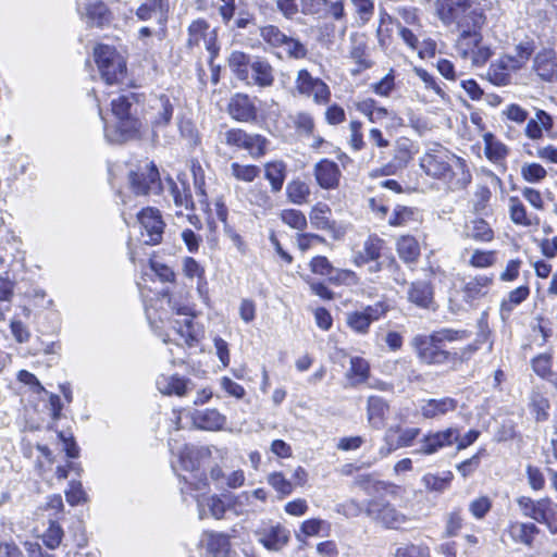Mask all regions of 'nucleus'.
Wrapping results in <instances>:
<instances>
[{"mask_svg":"<svg viewBox=\"0 0 557 557\" xmlns=\"http://www.w3.org/2000/svg\"><path fill=\"white\" fill-rule=\"evenodd\" d=\"M170 451L176 457L172 460V469L184 481L187 486H181L183 494L188 491L202 492L208 488L205 473L199 471L200 461L210 457V447H196L187 444H180L176 440L169 441Z\"/></svg>","mask_w":557,"mask_h":557,"instance_id":"nucleus-1","label":"nucleus"},{"mask_svg":"<svg viewBox=\"0 0 557 557\" xmlns=\"http://www.w3.org/2000/svg\"><path fill=\"white\" fill-rule=\"evenodd\" d=\"M421 168L433 177L442 180L450 190L463 189L471 182V173L465 161L446 151L434 150L421 158Z\"/></svg>","mask_w":557,"mask_h":557,"instance_id":"nucleus-2","label":"nucleus"},{"mask_svg":"<svg viewBox=\"0 0 557 557\" xmlns=\"http://www.w3.org/2000/svg\"><path fill=\"white\" fill-rule=\"evenodd\" d=\"M126 177L131 190L136 196H146L161 189L159 171L152 162L138 164L115 163L109 168V180L113 187L119 178Z\"/></svg>","mask_w":557,"mask_h":557,"instance_id":"nucleus-3","label":"nucleus"},{"mask_svg":"<svg viewBox=\"0 0 557 557\" xmlns=\"http://www.w3.org/2000/svg\"><path fill=\"white\" fill-rule=\"evenodd\" d=\"M162 297L168 299L173 314L169 323L180 339L188 347L198 344L202 336V327L195 322L196 312L188 299L182 295H171L168 290L162 293Z\"/></svg>","mask_w":557,"mask_h":557,"instance_id":"nucleus-4","label":"nucleus"},{"mask_svg":"<svg viewBox=\"0 0 557 557\" xmlns=\"http://www.w3.org/2000/svg\"><path fill=\"white\" fill-rule=\"evenodd\" d=\"M94 57L106 84L114 85L122 82L126 73V62L115 48L98 45L94 50Z\"/></svg>","mask_w":557,"mask_h":557,"instance_id":"nucleus-5","label":"nucleus"},{"mask_svg":"<svg viewBox=\"0 0 557 557\" xmlns=\"http://www.w3.org/2000/svg\"><path fill=\"white\" fill-rule=\"evenodd\" d=\"M139 102V95L129 92L113 99L111 102V110L117 121V128L123 135L128 136H144L143 123L135 117L132 113L134 103Z\"/></svg>","mask_w":557,"mask_h":557,"instance_id":"nucleus-6","label":"nucleus"},{"mask_svg":"<svg viewBox=\"0 0 557 557\" xmlns=\"http://www.w3.org/2000/svg\"><path fill=\"white\" fill-rule=\"evenodd\" d=\"M410 345L417 358L424 364L440 366L451 360V354L444 349V345L434 333L417 334L412 337Z\"/></svg>","mask_w":557,"mask_h":557,"instance_id":"nucleus-7","label":"nucleus"},{"mask_svg":"<svg viewBox=\"0 0 557 557\" xmlns=\"http://www.w3.org/2000/svg\"><path fill=\"white\" fill-rule=\"evenodd\" d=\"M295 91L311 99L317 106H326L331 101V89L327 84L319 77H313L306 69L297 73Z\"/></svg>","mask_w":557,"mask_h":557,"instance_id":"nucleus-8","label":"nucleus"},{"mask_svg":"<svg viewBox=\"0 0 557 557\" xmlns=\"http://www.w3.org/2000/svg\"><path fill=\"white\" fill-rule=\"evenodd\" d=\"M457 438L458 426L429 431L418 441V446L412 453L421 456H432L444 448L451 447Z\"/></svg>","mask_w":557,"mask_h":557,"instance_id":"nucleus-9","label":"nucleus"},{"mask_svg":"<svg viewBox=\"0 0 557 557\" xmlns=\"http://www.w3.org/2000/svg\"><path fill=\"white\" fill-rule=\"evenodd\" d=\"M253 533L257 541L271 552L281 550L289 541V531L273 521H261Z\"/></svg>","mask_w":557,"mask_h":557,"instance_id":"nucleus-10","label":"nucleus"},{"mask_svg":"<svg viewBox=\"0 0 557 557\" xmlns=\"http://www.w3.org/2000/svg\"><path fill=\"white\" fill-rule=\"evenodd\" d=\"M173 112L174 107L168 96L161 95L150 100L145 120L147 123H150L154 137H159L161 135L160 131L170 124Z\"/></svg>","mask_w":557,"mask_h":557,"instance_id":"nucleus-11","label":"nucleus"},{"mask_svg":"<svg viewBox=\"0 0 557 557\" xmlns=\"http://www.w3.org/2000/svg\"><path fill=\"white\" fill-rule=\"evenodd\" d=\"M141 226V237L147 245H158L162 240L165 223L158 209L147 207L137 213Z\"/></svg>","mask_w":557,"mask_h":557,"instance_id":"nucleus-12","label":"nucleus"},{"mask_svg":"<svg viewBox=\"0 0 557 557\" xmlns=\"http://www.w3.org/2000/svg\"><path fill=\"white\" fill-rule=\"evenodd\" d=\"M389 306L385 301H377L367 306L363 310L347 313V325L359 334H366L372 322L381 319L388 311Z\"/></svg>","mask_w":557,"mask_h":557,"instance_id":"nucleus-13","label":"nucleus"},{"mask_svg":"<svg viewBox=\"0 0 557 557\" xmlns=\"http://www.w3.org/2000/svg\"><path fill=\"white\" fill-rule=\"evenodd\" d=\"M421 430L419 428H406L391 426L386 430L384 435L385 445L380 448L379 454L381 457H386L392 451L410 447L420 435Z\"/></svg>","mask_w":557,"mask_h":557,"instance_id":"nucleus-14","label":"nucleus"},{"mask_svg":"<svg viewBox=\"0 0 557 557\" xmlns=\"http://www.w3.org/2000/svg\"><path fill=\"white\" fill-rule=\"evenodd\" d=\"M389 252L386 242L376 234H370L361 244L360 248L352 253V263L356 267H364L372 260H377Z\"/></svg>","mask_w":557,"mask_h":557,"instance_id":"nucleus-15","label":"nucleus"},{"mask_svg":"<svg viewBox=\"0 0 557 557\" xmlns=\"http://www.w3.org/2000/svg\"><path fill=\"white\" fill-rule=\"evenodd\" d=\"M367 515L389 529H398L406 522V516L395 507L379 500L369 502Z\"/></svg>","mask_w":557,"mask_h":557,"instance_id":"nucleus-16","label":"nucleus"},{"mask_svg":"<svg viewBox=\"0 0 557 557\" xmlns=\"http://www.w3.org/2000/svg\"><path fill=\"white\" fill-rule=\"evenodd\" d=\"M203 42L206 49L213 58L218 52L214 32L209 30V24L205 20H196L188 27V47L200 46Z\"/></svg>","mask_w":557,"mask_h":557,"instance_id":"nucleus-17","label":"nucleus"},{"mask_svg":"<svg viewBox=\"0 0 557 557\" xmlns=\"http://www.w3.org/2000/svg\"><path fill=\"white\" fill-rule=\"evenodd\" d=\"M493 283V276L485 274L470 277L461 289L462 299L467 304L474 306L478 301L487 296Z\"/></svg>","mask_w":557,"mask_h":557,"instance_id":"nucleus-18","label":"nucleus"},{"mask_svg":"<svg viewBox=\"0 0 557 557\" xmlns=\"http://www.w3.org/2000/svg\"><path fill=\"white\" fill-rule=\"evenodd\" d=\"M458 401L451 397L430 398L420 405V413L424 419H441L457 409Z\"/></svg>","mask_w":557,"mask_h":557,"instance_id":"nucleus-19","label":"nucleus"},{"mask_svg":"<svg viewBox=\"0 0 557 557\" xmlns=\"http://www.w3.org/2000/svg\"><path fill=\"white\" fill-rule=\"evenodd\" d=\"M314 176L323 189H334L339 184L341 171L335 162L321 160L314 166Z\"/></svg>","mask_w":557,"mask_h":557,"instance_id":"nucleus-20","label":"nucleus"},{"mask_svg":"<svg viewBox=\"0 0 557 557\" xmlns=\"http://www.w3.org/2000/svg\"><path fill=\"white\" fill-rule=\"evenodd\" d=\"M227 109L231 116L238 121L247 122L253 120L257 114L252 100L245 94L234 95L230 99Z\"/></svg>","mask_w":557,"mask_h":557,"instance_id":"nucleus-21","label":"nucleus"},{"mask_svg":"<svg viewBox=\"0 0 557 557\" xmlns=\"http://www.w3.org/2000/svg\"><path fill=\"white\" fill-rule=\"evenodd\" d=\"M349 44V55L358 64V71L370 69L372 62L368 58L367 36L362 33H351Z\"/></svg>","mask_w":557,"mask_h":557,"instance_id":"nucleus-22","label":"nucleus"},{"mask_svg":"<svg viewBox=\"0 0 557 557\" xmlns=\"http://www.w3.org/2000/svg\"><path fill=\"white\" fill-rule=\"evenodd\" d=\"M534 520L545 524L552 534H557V504L548 497L536 500Z\"/></svg>","mask_w":557,"mask_h":557,"instance_id":"nucleus-23","label":"nucleus"},{"mask_svg":"<svg viewBox=\"0 0 557 557\" xmlns=\"http://www.w3.org/2000/svg\"><path fill=\"white\" fill-rule=\"evenodd\" d=\"M389 411L387 401L380 396H370L367 401V417L369 424L376 430L385 425L386 416Z\"/></svg>","mask_w":557,"mask_h":557,"instance_id":"nucleus-24","label":"nucleus"},{"mask_svg":"<svg viewBox=\"0 0 557 557\" xmlns=\"http://www.w3.org/2000/svg\"><path fill=\"white\" fill-rule=\"evenodd\" d=\"M158 391L163 395L185 396L190 391V381L177 375H160L156 382Z\"/></svg>","mask_w":557,"mask_h":557,"instance_id":"nucleus-25","label":"nucleus"},{"mask_svg":"<svg viewBox=\"0 0 557 557\" xmlns=\"http://www.w3.org/2000/svg\"><path fill=\"white\" fill-rule=\"evenodd\" d=\"M198 517L205 519L209 516L215 519H222L226 511L225 503L218 495L196 497Z\"/></svg>","mask_w":557,"mask_h":557,"instance_id":"nucleus-26","label":"nucleus"},{"mask_svg":"<svg viewBox=\"0 0 557 557\" xmlns=\"http://www.w3.org/2000/svg\"><path fill=\"white\" fill-rule=\"evenodd\" d=\"M507 533L515 543L530 547L534 537L540 533V529L531 522L511 521L508 524Z\"/></svg>","mask_w":557,"mask_h":557,"instance_id":"nucleus-27","label":"nucleus"},{"mask_svg":"<svg viewBox=\"0 0 557 557\" xmlns=\"http://www.w3.org/2000/svg\"><path fill=\"white\" fill-rule=\"evenodd\" d=\"M252 84L259 87H271L274 83L273 66L263 58H255L250 63Z\"/></svg>","mask_w":557,"mask_h":557,"instance_id":"nucleus-28","label":"nucleus"},{"mask_svg":"<svg viewBox=\"0 0 557 557\" xmlns=\"http://www.w3.org/2000/svg\"><path fill=\"white\" fill-rule=\"evenodd\" d=\"M530 295V287L528 285H521L512 290H510L506 298H504L500 302L499 307V315L502 321L506 322L513 309L522 304Z\"/></svg>","mask_w":557,"mask_h":557,"instance_id":"nucleus-29","label":"nucleus"},{"mask_svg":"<svg viewBox=\"0 0 557 557\" xmlns=\"http://www.w3.org/2000/svg\"><path fill=\"white\" fill-rule=\"evenodd\" d=\"M226 422L225 416L216 409L197 410L194 413V423L202 430L216 431L223 428Z\"/></svg>","mask_w":557,"mask_h":557,"instance_id":"nucleus-30","label":"nucleus"},{"mask_svg":"<svg viewBox=\"0 0 557 557\" xmlns=\"http://www.w3.org/2000/svg\"><path fill=\"white\" fill-rule=\"evenodd\" d=\"M421 212L413 207L397 205L388 219L391 226H413L421 222Z\"/></svg>","mask_w":557,"mask_h":557,"instance_id":"nucleus-31","label":"nucleus"},{"mask_svg":"<svg viewBox=\"0 0 557 557\" xmlns=\"http://www.w3.org/2000/svg\"><path fill=\"white\" fill-rule=\"evenodd\" d=\"M407 295L408 300L420 308H429L433 301V288L426 281L412 282Z\"/></svg>","mask_w":557,"mask_h":557,"instance_id":"nucleus-32","label":"nucleus"},{"mask_svg":"<svg viewBox=\"0 0 557 557\" xmlns=\"http://www.w3.org/2000/svg\"><path fill=\"white\" fill-rule=\"evenodd\" d=\"M553 127V119L543 110H539L534 117H531L525 127V135L531 139H540L544 136V132L550 135Z\"/></svg>","mask_w":557,"mask_h":557,"instance_id":"nucleus-33","label":"nucleus"},{"mask_svg":"<svg viewBox=\"0 0 557 557\" xmlns=\"http://www.w3.org/2000/svg\"><path fill=\"white\" fill-rule=\"evenodd\" d=\"M367 265H368V272L370 274H375L383 270H388L391 272V274L393 275V278L396 283H398V284L405 283V277L400 273L399 265H398L395 257L391 252L385 253L384 257L381 259L372 260V262L368 263Z\"/></svg>","mask_w":557,"mask_h":557,"instance_id":"nucleus-34","label":"nucleus"},{"mask_svg":"<svg viewBox=\"0 0 557 557\" xmlns=\"http://www.w3.org/2000/svg\"><path fill=\"white\" fill-rule=\"evenodd\" d=\"M466 238L475 242L488 243L494 238V232L483 219H473L466 223L463 228Z\"/></svg>","mask_w":557,"mask_h":557,"instance_id":"nucleus-35","label":"nucleus"},{"mask_svg":"<svg viewBox=\"0 0 557 557\" xmlns=\"http://www.w3.org/2000/svg\"><path fill=\"white\" fill-rule=\"evenodd\" d=\"M202 542L213 557H224L231 546L227 534L213 531L205 532Z\"/></svg>","mask_w":557,"mask_h":557,"instance_id":"nucleus-36","label":"nucleus"},{"mask_svg":"<svg viewBox=\"0 0 557 557\" xmlns=\"http://www.w3.org/2000/svg\"><path fill=\"white\" fill-rule=\"evenodd\" d=\"M532 53V45L530 42H521L516 46L512 54H505L502 59L505 61V67L511 71H518L527 64Z\"/></svg>","mask_w":557,"mask_h":557,"instance_id":"nucleus-37","label":"nucleus"},{"mask_svg":"<svg viewBox=\"0 0 557 557\" xmlns=\"http://www.w3.org/2000/svg\"><path fill=\"white\" fill-rule=\"evenodd\" d=\"M396 249L399 258L406 263H413L420 257V246L418 240L410 235L398 238Z\"/></svg>","mask_w":557,"mask_h":557,"instance_id":"nucleus-38","label":"nucleus"},{"mask_svg":"<svg viewBox=\"0 0 557 557\" xmlns=\"http://www.w3.org/2000/svg\"><path fill=\"white\" fill-rule=\"evenodd\" d=\"M534 70L542 79L557 83V59L546 53L537 54L534 59Z\"/></svg>","mask_w":557,"mask_h":557,"instance_id":"nucleus-39","label":"nucleus"},{"mask_svg":"<svg viewBox=\"0 0 557 557\" xmlns=\"http://www.w3.org/2000/svg\"><path fill=\"white\" fill-rule=\"evenodd\" d=\"M481 41L482 35L478 30H462L456 44L458 54L467 60Z\"/></svg>","mask_w":557,"mask_h":557,"instance_id":"nucleus-40","label":"nucleus"},{"mask_svg":"<svg viewBox=\"0 0 557 557\" xmlns=\"http://www.w3.org/2000/svg\"><path fill=\"white\" fill-rule=\"evenodd\" d=\"M264 176L270 182L271 190L278 193L282 190L286 178V165L280 161L267 163Z\"/></svg>","mask_w":557,"mask_h":557,"instance_id":"nucleus-41","label":"nucleus"},{"mask_svg":"<svg viewBox=\"0 0 557 557\" xmlns=\"http://www.w3.org/2000/svg\"><path fill=\"white\" fill-rule=\"evenodd\" d=\"M454 474L451 471H444L440 474L426 473L422 476V483L431 492L443 493L450 487Z\"/></svg>","mask_w":557,"mask_h":557,"instance_id":"nucleus-42","label":"nucleus"},{"mask_svg":"<svg viewBox=\"0 0 557 557\" xmlns=\"http://www.w3.org/2000/svg\"><path fill=\"white\" fill-rule=\"evenodd\" d=\"M509 214L511 221L517 225L531 226L537 223L532 214H528L524 205L517 197L509 198Z\"/></svg>","mask_w":557,"mask_h":557,"instance_id":"nucleus-43","label":"nucleus"},{"mask_svg":"<svg viewBox=\"0 0 557 557\" xmlns=\"http://www.w3.org/2000/svg\"><path fill=\"white\" fill-rule=\"evenodd\" d=\"M331 209L326 203L318 202L309 213V219L317 230H334V222L330 220Z\"/></svg>","mask_w":557,"mask_h":557,"instance_id":"nucleus-44","label":"nucleus"},{"mask_svg":"<svg viewBox=\"0 0 557 557\" xmlns=\"http://www.w3.org/2000/svg\"><path fill=\"white\" fill-rule=\"evenodd\" d=\"M287 199L294 205H304L310 196V187L306 182L293 180L286 185Z\"/></svg>","mask_w":557,"mask_h":557,"instance_id":"nucleus-45","label":"nucleus"},{"mask_svg":"<svg viewBox=\"0 0 557 557\" xmlns=\"http://www.w3.org/2000/svg\"><path fill=\"white\" fill-rule=\"evenodd\" d=\"M250 58L242 51H233L228 58V64L233 73L240 81L249 78Z\"/></svg>","mask_w":557,"mask_h":557,"instance_id":"nucleus-46","label":"nucleus"},{"mask_svg":"<svg viewBox=\"0 0 557 557\" xmlns=\"http://www.w3.org/2000/svg\"><path fill=\"white\" fill-rule=\"evenodd\" d=\"M85 17L91 25L101 26L109 21V10L102 1H95L85 7Z\"/></svg>","mask_w":557,"mask_h":557,"instance_id":"nucleus-47","label":"nucleus"},{"mask_svg":"<svg viewBox=\"0 0 557 557\" xmlns=\"http://www.w3.org/2000/svg\"><path fill=\"white\" fill-rule=\"evenodd\" d=\"M168 183L170 185V191L173 197L174 203L177 207L185 209L193 208L191 195L185 182H181L180 184H177L173 180L169 178Z\"/></svg>","mask_w":557,"mask_h":557,"instance_id":"nucleus-48","label":"nucleus"},{"mask_svg":"<svg viewBox=\"0 0 557 557\" xmlns=\"http://www.w3.org/2000/svg\"><path fill=\"white\" fill-rule=\"evenodd\" d=\"M496 250L474 249L469 259V265L476 269H486L493 267L497 262Z\"/></svg>","mask_w":557,"mask_h":557,"instance_id":"nucleus-49","label":"nucleus"},{"mask_svg":"<svg viewBox=\"0 0 557 557\" xmlns=\"http://www.w3.org/2000/svg\"><path fill=\"white\" fill-rule=\"evenodd\" d=\"M267 482L282 498L294 492V483L287 480L282 472H271L267 476Z\"/></svg>","mask_w":557,"mask_h":557,"instance_id":"nucleus-50","label":"nucleus"},{"mask_svg":"<svg viewBox=\"0 0 557 557\" xmlns=\"http://www.w3.org/2000/svg\"><path fill=\"white\" fill-rule=\"evenodd\" d=\"M511 72V70L505 67V61L499 58L488 67L487 76L493 84L504 86L509 83Z\"/></svg>","mask_w":557,"mask_h":557,"instance_id":"nucleus-51","label":"nucleus"},{"mask_svg":"<svg viewBox=\"0 0 557 557\" xmlns=\"http://www.w3.org/2000/svg\"><path fill=\"white\" fill-rule=\"evenodd\" d=\"M283 223L297 231H304L307 227L306 215L296 209H284L280 213Z\"/></svg>","mask_w":557,"mask_h":557,"instance_id":"nucleus-52","label":"nucleus"},{"mask_svg":"<svg viewBox=\"0 0 557 557\" xmlns=\"http://www.w3.org/2000/svg\"><path fill=\"white\" fill-rule=\"evenodd\" d=\"M64 532L62 527L54 520H50L48 529L42 534V542L49 549L60 546Z\"/></svg>","mask_w":557,"mask_h":557,"instance_id":"nucleus-53","label":"nucleus"},{"mask_svg":"<svg viewBox=\"0 0 557 557\" xmlns=\"http://www.w3.org/2000/svg\"><path fill=\"white\" fill-rule=\"evenodd\" d=\"M278 49H282L286 57L296 60L304 59L308 54L306 46L299 39L292 36H287Z\"/></svg>","mask_w":557,"mask_h":557,"instance_id":"nucleus-54","label":"nucleus"},{"mask_svg":"<svg viewBox=\"0 0 557 557\" xmlns=\"http://www.w3.org/2000/svg\"><path fill=\"white\" fill-rule=\"evenodd\" d=\"M260 37L272 48H280L287 35L276 25H267L261 27Z\"/></svg>","mask_w":557,"mask_h":557,"instance_id":"nucleus-55","label":"nucleus"},{"mask_svg":"<svg viewBox=\"0 0 557 557\" xmlns=\"http://www.w3.org/2000/svg\"><path fill=\"white\" fill-rule=\"evenodd\" d=\"M232 175L242 182L251 183L260 174V169L257 165H243L237 162L231 164Z\"/></svg>","mask_w":557,"mask_h":557,"instance_id":"nucleus-56","label":"nucleus"},{"mask_svg":"<svg viewBox=\"0 0 557 557\" xmlns=\"http://www.w3.org/2000/svg\"><path fill=\"white\" fill-rule=\"evenodd\" d=\"M532 368L534 372L545 379L550 380V376H554L552 372V357L549 355L543 354L532 359Z\"/></svg>","mask_w":557,"mask_h":557,"instance_id":"nucleus-57","label":"nucleus"},{"mask_svg":"<svg viewBox=\"0 0 557 557\" xmlns=\"http://www.w3.org/2000/svg\"><path fill=\"white\" fill-rule=\"evenodd\" d=\"M329 281L336 285H356L359 282V277L352 270L348 269H336L334 268V273L331 275Z\"/></svg>","mask_w":557,"mask_h":557,"instance_id":"nucleus-58","label":"nucleus"},{"mask_svg":"<svg viewBox=\"0 0 557 557\" xmlns=\"http://www.w3.org/2000/svg\"><path fill=\"white\" fill-rule=\"evenodd\" d=\"M350 2L359 16L361 25L367 24L374 14L373 0H350Z\"/></svg>","mask_w":557,"mask_h":557,"instance_id":"nucleus-59","label":"nucleus"},{"mask_svg":"<svg viewBox=\"0 0 557 557\" xmlns=\"http://www.w3.org/2000/svg\"><path fill=\"white\" fill-rule=\"evenodd\" d=\"M521 175L529 183H537L545 178L546 170L539 163H527L521 168Z\"/></svg>","mask_w":557,"mask_h":557,"instance_id":"nucleus-60","label":"nucleus"},{"mask_svg":"<svg viewBox=\"0 0 557 557\" xmlns=\"http://www.w3.org/2000/svg\"><path fill=\"white\" fill-rule=\"evenodd\" d=\"M492 508V500L487 496H480L469 504V511L475 519H483Z\"/></svg>","mask_w":557,"mask_h":557,"instance_id":"nucleus-61","label":"nucleus"},{"mask_svg":"<svg viewBox=\"0 0 557 557\" xmlns=\"http://www.w3.org/2000/svg\"><path fill=\"white\" fill-rule=\"evenodd\" d=\"M310 270L319 275L326 276L327 278L334 273V267L329 259L324 256H317L310 261Z\"/></svg>","mask_w":557,"mask_h":557,"instance_id":"nucleus-62","label":"nucleus"},{"mask_svg":"<svg viewBox=\"0 0 557 557\" xmlns=\"http://www.w3.org/2000/svg\"><path fill=\"white\" fill-rule=\"evenodd\" d=\"M485 154L488 160L498 163L507 154V147L502 141H485Z\"/></svg>","mask_w":557,"mask_h":557,"instance_id":"nucleus-63","label":"nucleus"},{"mask_svg":"<svg viewBox=\"0 0 557 557\" xmlns=\"http://www.w3.org/2000/svg\"><path fill=\"white\" fill-rule=\"evenodd\" d=\"M294 125L301 136H310L314 128V122L309 113L300 112L294 116Z\"/></svg>","mask_w":557,"mask_h":557,"instance_id":"nucleus-64","label":"nucleus"}]
</instances>
